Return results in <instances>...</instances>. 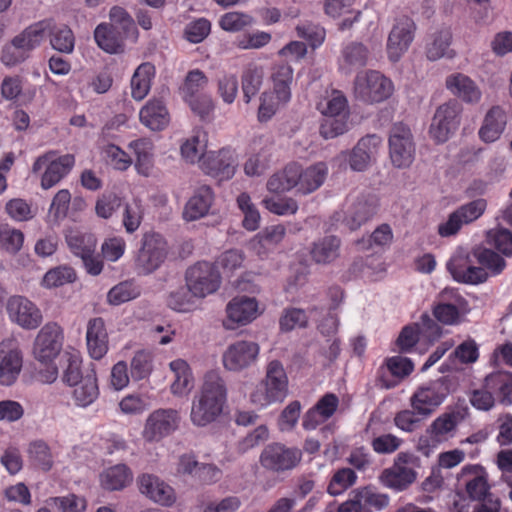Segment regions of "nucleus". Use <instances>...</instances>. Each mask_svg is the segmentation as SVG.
<instances>
[{
    "label": "nucleus",
    "instance_id": "nucleus-1",
    "mask_svg": "<svg viewBox=\"0 0 512 512\" xmlns=\"http://www.w3.org/2000/svg\"><path fill=\"white\" fill-rule=\"evenodd\" d=\"M506 261L499 254L485 247H475L470 255L455 254L447 263V269L454 280L465 284H480L487 280L488 273L500 274Z\"/></svg>",
    "mask_w": 512,
    "mask_h": 512
},
{
    "label": "nucleus",
    "instance_id": "nucleus-2",
    "mask_svg": "<svg viewBox=\"0 0 512 512\" xmlns=\"http://www.w3.org/2000/svg\"><path fill=\"white\" fill-rule=\"evenodd\" d=\"M227 398V388L218 373L210 371L192 401L190 418L198 427L214 422L222 413Z\"/></svg>",
    "mask_w": 512,
    "mask_h": 512
},
{
    "label": "nucleus",
    "instance_id": "nucleus-3",
    "mask_svg": "<svg viewBox=\"0 0 512 512\" xmlns=\"http://www.w3.org/2000/svg\"><path fill=\"white\" fill-rule=\"evenodd\" d=\"M288 395V376L278 360H272L266 367V374L251 393V401L261 407L282 402Z\"/></svg>",
    "mask_w": 512,
    "mask_h": 512
},
{
    "label": "nucleus",
    "instance_id": "nucleus-4",
    "mask_svg": "<svg viewBox=\"0 0 512 512\" xmlns=\"http://www.w3.org/2000/svg\"><path fill=\"white\" fill-rule=\"evenodd\" d=\"M493 393L497 394L502 404H512V373L498 371L485 377L484 389L474 390L470 397L471 405L483 411H488L494 406Z\"/></svg>",
    "mask_w": 512,
    "mask_h": 512
},
{
    "label": "nucleus",
    "instance_id": "nucleus-5",
    "mask_svg": "<svg viewBox=\"0 0 512 512\" xmlns=\"http://www.w3.org/2000/svg\"><path fill=\"white\" fill-rule=\"evenodd\" d=\"M320 106L324 116L320 135L324 139H333L348 131V103L340 91H333Z\"/></svg>",
    "mask_w": 512,
    "mask_h": 512
},
{
    "label": "nucleus",
    "instance_id": "nucleus-6",
    "mask_svg": "<svg viewBox=\"0 0 512 512\" xmlns=\"http://www.w3.org/2000/svg\"><path fill=\"white\" fill-rule=\"evenodd\" d=\"M168 255L164 237L156 232H147L141 239V246L135 258L138 274L149 275L160 268Z\"/></svg>",
    "mask_w": 512,
    "mask_h": 512
},
{
    "label": "nucleus",
    "instance_id": "nucleus-7",
    "mask_svg": "<svg viewBox=\"0 0 512 512\" xmlns=\"http://www.w3.org/2000/svg\"><path fill=\"white\" fill-rule=\"evenodd\" d=\"M392 91V82L378 71L359 73L354 80L355 97L366 103L382 102Z\"/></svg>",
    "mask_w": 512,
    "mask_h": 512
},
{
    "label": "nucleus",
    "instance_id": "nucleus-8",
    "mask_svg": "<svg viewBox=\"0 0 512 512\" xmlns=\"http://www.w3.org/2000/svg\"><path fill=\"white\" fill-rule=\"evenodd\" d=\"M302 459V450L287 447L281 443L267 445L260 455L262 467L272 472H285L298 466Z\"/></svg>",
    "mask_w": 512,
    "mask_h": 512
},
{
    "label": "nucleus",
    "instance_id": "nucleus-9",
    "mask_svg": "<svg viewBox=\"0 0 512 512\" xmlns=\"http://www.w3.org/2000/svg\"><path fill=\"white\" fill-rule=\"evenodd\" d=\"M389 152L392 164L397 168L411 165L415 154V144L411 130L403 123H395L389 136Z\"/></svg>",
    "mask_w": 512,
    "mask_h": 512
},
{
    "label": "nucleus",
    "instance_id": "nucleus-10",
    "mask_svg": "<svg viewBox=\"0 0 512 512\" xmlns=\"http://www.w3.org/2000/svg\"><path fill=\"white\" fill-rule=\"evenodd\" d=\"M186 283L194 296L203 298L219 288L221 277L214 264L201 261L187 269Z\"/></svg>",
    "mask_w": 512,
    "mask_h": 512
},
{
    "label": "nucleus",
    "instance_id": "nucleus-11",
    "mask_svg": "<svg viewBox=\"0 0 512 512\" xmlns=\"http://www.w3.org/2000/svg\"><path fill=\"white\" fill-rule=\"evenodd\" d=\"M448 383L447 377H441L428 386L418 388L410 399L412 408L423 417L431 415L450 393Z\"/></svg>",
    "mask_w": 512,
    "mask_h": 512
},
{
    "label": "nucleus",
    "instance_id": "nucleus-12",
    "mask_svg": "<svg viewBox=\"0 0 512 512\" xmlns=\"http://www.w3.org/2000/svg\"><path fill=\"white\" fill-rule=\"evenodd\" d=\"M461 110V105L456 100H450L436 109L429 129L431 137L436 142L447 141L458 128Z\"/></svg>",
    "mask_w": 512,
    "mask_h": 512
},
{
    "label": "nucleus",
    "instance_id": "nucleus-13",
    "mask_svg": "<svg viewBox=\"0 0 512 512\" xmlns=\"http://www.w3.org/2000/svg\"><path fill=\"white\" fill-rule=\"evenodd\" d=\"M458 422V414L456 413L440 415L426 429V434L419 438L417 449L427 456L430 448L436 447L453 436Z\"/></svg>",
    "mask_w": 512,
    "mask_h": 512
},
{
    "label": "nucleus",
    "instance_id": "nucleus-14",
    "mask_svg": "<svg viewBox=\"0 0 512 512\" xmlns=\"http://www.w3.org/2000/svg\"><path fill=\"white\" fill-rule=\"evenodd\" d=\"M180 422L179 412L175 409H157L146 419L142 432L148 442H158L177 430Z\"/></svg>",
    "mask_w": 512,
    "mask_h": 512
},
{
    "label": "nucleus",
    "instance_id": "nucleus-15",
    "mask_svg": "<svg viewBox=\"0 0 512 512\" xmlns=\"http://www.w3.org/2000/svg\"><path fill=\"white\" fill-rule=\"evenodd\" d=\"M23 355L19 342L9 337L0 342V383L9 386L21 372Z\"/></svg>",
    "mask_w": 512,
    "mask_h": 512
},
{
    "label": "nucleus",
    "instance_id": "nucleus-16",
    "mask_svg": "<svg viewBox=\"0 0 512 512\" xmlns=\"http://www.w3.org/2000/svg\"><path fill=\"white\" fill-rule=\"evenodd\" d=\"M259 351L258 343L254 341H236L230 344L223 353V365L229 371H242L256 363Z\"/></svg>",
    "mask_w": 512,
    "mask_h": 512
},
{
    "label": "nucleus",
    "instance_id": "nucleus-17",
    "mask_svg": "<svg viewBox=\"0 0 512 512\" xmlns=\"http://www.w3.org/2000/svg\"><path fill=\"white\" fill-rule=\"evenodd\" d=\"M487 208L484 198H477L460 206L450 214L448 220L441 224L438 232L443 237L455 235L464 224H470L483 215Z\"/></svg>",
    "mask_w": 512,
    "mask_h": 512
},
{
    "label": "nucleus",
    "instance_id": "nucleus-18",
    "mask_svg": "<svg viewBox=\"0 0 512 512\" xmlns=\"http://www.w3.org/2000/svg\"><path fill=\"white\" fill-rule=\"evenodd\" d=\"M63 335L59 325L47 323L38 332L33 347L35 359L41 363H48L55 358L62 349Z\"/></svg>",
    "mask_w": 512,
    "mask_h": 512
},
{
    "label": "nucleus",
    "instance_id": "nucleus-19",
    "mask_svg": "<svg viewBox=\"0 0 512 512\" xmlns=\"http://www.w3.org/2000/svg\"><path fill=\"white\" fill-rule=\"evenodd\" d=\"M416 25L408 16L396 18L387 41V53L391 61L396 62L406 52L414 39Z\"/></svg>",
    "mask_w": 512,
    "mask_h": 512
},
{
    "label": "nucleus",
    "instance_id": "nucleus-20",
    "mask_svg": "<svg viewBox=\"0 0 512 512\" xmlns=\"http://www.w3.org/2000/svg\"><path fill=\"white\" fill-rule=\"evenodd\" d=\"M381 143L379 136L372 134L362 137L351 152L343 151L338 155L341 162H348L353 171H365L375 157Z\"/></svg>",
    "mask_w": 512,
    "mask_h": 512
},
{
    "label": "nucleus",
    "instance_id": "nucleus-21",
    "mask_svg": "<svg viewBox=\"0 0 512 512\" xmlns=\"http://www.w3.org/2000/svg\"><path fill=\"white\" fill-rule=\"evenodd\" d=\"M237 160L230 149L208 151L203 155L202 170L219 181L231 179L236 171Z\"/></svg>",
    "mask_w": 512,
    "mask_h": 512
},
{
    "label": "nucleus",
    "instance_id": "nucleus-22",
    "mask_svg": "<svg viewBox=\"0 0 512 512\" xmlns=\"http://www.w3.org/2000/svg\"><path fill=\"white\" fill-rule=\"evenodd\" d=\"M9 319L23 329H36L42 323L41 311L22 296L11 297L6 305Z\"/></svg>",
    "mask_w": 512,
    "mask_h": 512
},
{
    "label": "nucleus",
    "instance_id": "nucleus-23",
    "mask_svg": "<svg viewBox=\"0 0 512 512\" xmlns=\"http://www.w3.org/2000/svg\"><path fill=\"white\" fill-rule=\"evenodd\" d=\"M228 320L224 322L227 329H234L229 322L246 325L256 319L258 303L255 298L238 296L233 298L226 308Z\"/></svg>",
    "mask_w": 512,
    "mask_h": 512
},
{
    "label": "nucleus",
    "instance_id": "nucleus-24",
    "mask_svg": "<svg viewBox=\"0 0 512 512\" xmlns=\"http://www.w3.org/2000/svg\"><path fill=\"white\" fill-rule=\"evenodd\" d=\"M378 200L374 195H361L349 207L345 222L350 230H356L377 212Z\"/></svg>",
    "mask_w": 512,
    "mask_h": 512
},
{
    "label": "nucleus",
    "instance_id": "nucleus-25",
    "mask_svg": "<svg viewBox=\"0 0 512 512\" xmlns=\"http://www.w3.org/2000/svg\"><path fill=\"white\" fill-rule=\"evenodd\" d=\"M86 342L89 355L100 360L108 351V333L101 317L92 318L87 323Z\"/></svg>",
    "mask_w": 512,
    "mask_h": 512
},
{
    "label": "nucleus",
    "instance_id": "nucleus-26",
    "mask_svg": "<svg viewBox=\"0 0 512 512\" xmlns=\"http://www.w3.org/2000/svg\"><path fill=\"white\" fill-rule=\"evenodd\" d=\"M139 489L142 494L161 505H170L174 502L173 489L150 474H143L138 479Z\"/></svg>",
    "mask_w": 512,
    "mask_h": 512
},
{
    "label": "nucleus",
    "instance_id": "nucleus-27",
    "mask_svg": "<svg viewBox=\"0 0 512 512\" xmlns=\"http://www.w3.org/2000/svg\"><path fill=\"white\" fill-rule=\"evenodd\" d=\"M462 474L471 476L465 484L466 492L471 500L478 502L486 499L488 495H494L490 491L487 476L480 465L466 466L463 468Z\"/></svg>",
    "mask_w": 512,
    "mask_h": 512
},
{
    "label": "nucleus",
    "instance_id": "nucleus-28",
    "mask_svg": "<svg viewBox=\"0 0 512 512\" xmlns=\"http://www.w3.org/2000/svg\"><path fill=\"white\" fill-rule=\"evenodd\" d=\"M214 200V193L210 186L198 187L194 195L187 202L183 216L187 221H194L207 215Z\"/></svg>",
    "mask_w": 512,
    "mask_h": 512
},
{
    "label": "nucleus",
    "instance_id": "nucleus-29",
    "mask_svg": "<svg viewBox=\"0 0 512 512\" xmlns=\"http://www.w3.org/2000/svg\"><path fill=\"white\" fill-rule=\"evenodd\" d=\"M507 123L505 111L499 106H493L485 115L479 130V137L486 143L499 139Z\"/></svg>",
    "mask_w": 512,
    "mask_h": 512
},
{
    "label": "nucleus",
    "instance_id": "nucleus-30",
    "mask_svg": "<svg viewBox=\"0 0 512 512\" xmlns=\"http://www.w3.org/2000/svg\"><path fill=\"white\" fill-rule=\"evenodd\" d=\"M140 121L153 131L164 129L169 123V113L161 100H150L140 110Z\"/></svg>",
    "mask_w": 512,
    "mask_h": 512
},
{
    "label": "nucleus",
    "instance_id": "nucleus-31",
    "mask_svg": "<svg viewBox=\"0 0 512 512\" xmlns=\"http://www.w3.org/2000/svg\"><path fill=\"white\" fill-rule=\"evenodd\" d=\"M75 159L71 154L49 160L46 170L41 178V187L49 189L61 181L72 169Z\"/></svg>",
    "mask_w": 512,
    "mask_h": 512
},
{
    "label": "nucleus",
    "instance_id": "nucleus-32",
    "mask_svg": "<svg viewBox=\"0 0 512 512\" xmlns=\"http://www.w3.org/2000/svg\"><path fill=\"white\" fill-rule=\"evenodd\" d=\"M299 173L300 165L297 163H290L281 171L273 174L269 178L267 182V189L273 193H284L293 188L298 190Z\"/></svg>",
    "mask_w": 512,
    "mask_h": 512
},
{
    "label": "nucleus",
    "instance_id": "nucleus-33",
    "mask_svg": "<svg viewBox=\"0 0 512 512\" xmlns=\"http://www.w3.org/2000/svg\"><path fill=\"white\" fill-rule=\"evenodd\" d=\"M446 87L456 96L467 103H476L480 100L481 92L474 81L468 76L457 73L447 77Z\"/></svg>",
    "mask_w": 512,
    "mask_h": 512
},
{
    "label": "nucleus",
    "instance_id": "nucleus-34",
    "mask_svg": "<svg viewBox=\"0 0 512 512\" xmlns=\"http://www.w3.org/2000/svg\"><path fill=\"white\" fill-rule=\"evenodd\" d=\"M94 39L99 48L106 53L119 54L124 51L126 38L106 23H101L95 28Z\"/></svg>",
    "mask_w": 512,
    "mask_h": 512
},
{
    "label": "nucleus",
    "instance_id": "nucleus-35",
    "mask_svg": "<svg viewBox=\"0 0 512 512\" xmlns=\"http://www.w3.org/2000/svg\"><path fill=\"white\" fill-rule=\"evenodd\" d=\"M297 192L307 195L317 190L324 182L327 168L324 163H317L305 169L300 165Z\"/></svg>",
    "mask_w": 512,
    "mask_h": 512
},
{
    "label": "nucleus",
    "instance_id": "nucleus-36",
    "mask_svg": "<svg viewBox=\"0 0 512 512\" xmlns=\"http://www.w3.org/2000/svg\"><path fill=\"white\" fill-rule=\"evenodd\" d=\"M380 478L385 486L401 491L415 481L416 472L412 468L394 463L391 468L382 472Z\"/></svg>",
    "mask_w": 512,
    "mask_h": 512
},
{
    "label": "nucleus",
    "instance_id": "nucleus-37",
    "mask_svg": "<svg viewBox=\"0 0 512 512\" xmlns=\"http://www.w3.org/2000/svg\"><path fill=\"white\" fill-rule=\"evenodd\" d=\"M72 387H75L73 399L77 406L87 407L99 396L97 378L93 370L88 371L85 377Z\"/></svg>",
    "mask_w": 512,
    "mask_h": 512
},
{
    "label": "nucleus",
    "instance_id": "nucleus-38",
    "mask_svg": "<svg viewBox=\"0 0 512 512\" xmlns=\"http://www.w3.org/2000/svg\"><path fill=\"white\" fill-rule=\"evenodd\" d=\"M452 34L449 29H441L433 33L426 45V56L430 61L440 58H452L453 50L450 49Z\"/></svg>",
    "mask_w": 512,
    "mask_h": 512
},
{
    "label": "nucleus",
    "instance_id": "nucleus-39",
    "mask_svg": "<svg viewBox=\"0 0 512 512\" xmlns=\"http://www.w3.org/2000/svg\"><path fill=\"white\" fill-rule=\"evenodd\" d=\"M341 241L336 236H325L313 244L311 257L318 264H330L339 257Z\"/></svg>",
    "mask_w": 512,
    "mask_h": 512
},
{
    "label": "nucleus",
    "instance_id": "nucleus-40",
    "mask_svg": "<svg viewBox=\"0 0 512 512\" xmlns=\"http://www.w3.org/2000/svg\"><path fill=\"white\" fill-rule=\"evenodd\" d=\"M271 77L277 99L282 103H287L291 98L292 67L284 63L275 65Z\"/></svg>",
    "mask_w": 512,
    "mask_h": 512
},
{
    "label": "nucleus",
    "instance_id": "nucleus-41",
    "mask_svg": "<svg viewBox=\"0 0 512 512\" xmlns=\"http://www.w3.org/2000/svg\"><path fill=\"white\" fill-rule=\"evenodd\" d=\"M130 469L124 464L108 468L101 474V485L109 491L121 490L132 482Z\"/></svg>",
    "mask_w": 512,
    "mask_h": 512
},
{
    "label": "nucleus",
    "instance_id": "nucleus-42",
    "mask_svg": "<svg viewBox=\"0 0 512 512\" xmlns=\"http://www.w3.org/2000/svg\"><path fill=\"white\" fill-rule=\"evenodd\" d=\"M45 27L42 22L36 23L25 28L16 35L11 42L29 57V54L41 43Z\"/></svg>",
    "mask_w": 512,
    "mask_h": 512
},
{
    "label": "nucleus",
    "instance_id": "nucleus-43",
    "mask_svg": "<svg viewBox=\"0 0 512 512\" xmlns=\"http://www.w3.org/2000/svg\"><path fill=\"white\" fill-rule=\"evenodd\" d=\"M154 66L150 63L141 64L131 78V94L135 100H142L150 90Z\"/></svg>",
    "mask_w": 512,
    "mask_h": 512
},
{
    "label": "nucleus",
    "instance_id": "nucleus-44",
    "mask_svg": "<svg viewBox=\"0 0 512 512\" xmlns=\"http://www.w3.org/2000/svg\"><path fill=\"white\" fill-rule=\"evenodd\" d=\"M110 23L108 24L110 27L118 30L119 33L127 38H137V28L133 18L129 15V13L122 7L114 6L111 8L110 13Z\"/></svg>",
    "mask_w": 512,
    "mask_h": 512
},
{
    "label": "nucleus",
    "instance_id": "nucleus-45",
    "mask_svg": "<svg viewBox=\"0 0 512 512\" xmlns=\"http://www.w3.org/2000/svg\"><path fill=\"white\" fill-rule=\"evenodd\" d=\"M170 368L175 373V380L171 385L172 393L183 394L189 391L193 387V378L188 364L182 359H177L170 363Z\"/></svg>",
    "mask_w": 512,
    "mask_h": 512
},
{
    "label": "nucleus",
    "instance_id": "nucleus-46",
    "mask_svg": "<svg viewBox=\"0 0 512 512\" xmlns=\"http://www.w3.org/2000/svg\"><path fill=\"white\" fill-rule=\"evenodd\" d=\"M62 368V381L72 387L81 381L85 374L81 369V360L76 355L64 353L60 359Z\"/></svg>",
    "mask_w": 512,
    "mask_h": 512
},
{
    "label": "nucleus",
    "instance_id": "nucleus-47",
    "mask_svg": "<svg viewBox=\"0 0 512 512\" xmlns=\"http://www.w3.org/2000/svg\"><path fill=\"white\" fill-rule=\"evenodd\" d=\"M351 495L355 496L362 507L374 508L378 511L383 510L389 504V498L385 494L376 492L372 487H362L355 489L351 492Z\"/></svg>",
    "mask_w": 512,
    "mask_h": 512
},
{
    "label": "nucleus",
    "instance_id": "nucleus-48",
    "mask_svg": "<svg viewBox=\"0 0 512 512\" xmlns=\"http://www.w3.org/2000/svg\"><path fill=\"white\" fill-rule=\"evenodd\" d=\"M67 244L72 253L82 259L96 249V239L92 234L75 232L67 235Z\"/></svg>",
    "mask_w": 512,
    "mask_h": 512
},
{
    "label": "nucleus",
    "instance_id": "nucleus-49",
    "mask_svg": "<svg viewBox=\"0 0 512 512\" xmlns=\"http://www.w3.org/2000/svg\"><path fill=\"white\" fill-rule=\"evenodd\" d=\"M368 50L358 42H352L342 50L343 64L349 69L364 67L368 60Z\"/></svg>",
    "mask_w": 512,
    "mask_h": 512
},
{
    "label": "nucleus",
    "instance_id": "nucleus-50",
    "mask_svg": "<svg viewBox=\"0 0 512 512\" xmlns=\"http://www.w3.org/2000/svg\"><path fill=\"white\" fill-rule=\"evenodd\" d=\"M357 475L351 468H340L332 476L327 491L332 496L342 494L356 483Z\"/></svg>",
    "mask_w": 512,
    "mask_h": 512
},
{
    "label": "nucleus",
    "instance_id": "nucleus-51",
    "mask_svg": "<svg viewBox=\"0 0 512 512\" xmlns=\"http://www.w3.org/2000/svg\"><path fill=\"white\" fill-rule=\"evenodd\" d=\"M241 80L245 103H249L261 88L263 71L257 67H249L243 72Z\"/></svg>",
    "mask_w": 512,
    "mask_h": 512
},
{
    "label": "nucleus",
    "instance_id": "nucleus-52",
    "mask_svg": "<svg viewBox=\"0 0 512 512\" xmlns=\"http://www.w3.org/2000/svg\"><path fill=\"white\" fill-rule=\"evenodd\" d=\"M50 44L53 49L70 54L73 52L75 37L68 26L56 27L51 31Z\"/></svg>",
    "mask_w": 512,
    "mask_h": 512
},
{
    "label": "nucleus",
    "instance_id": "nucleus-53",
    "mask_svg": "<svg viewBox=\"0 0 512 512\" xmlns=\"http://www.w3.org/2000/svg\"><path fill=\"white\" fill-rule=\"evenodd\" d=\"M208 84V78L199 69L191 70L187 73L184 83L181 86V92L185 101L196 97V93L204 89Z\"/></svg>",
    "mask_w": 512,
    "mask_h": 512
},
{
    "label": "nucleus",
    "instance_id": "nucleus-54",
    "mask_svg": "<svg viewBox=\"0 0 512 512\" xmlns=\"http://www.w3.org/2000/svg\"><path fill=\"white\" fill-rule=\"evenodd\" d=\"M195 297L186 283V286H182L169 294L167 305L175 311L186 312L194 306Z\"/></svg>",
    "mask_w": 512,
    "mask_h": 512
},
{
    "label": "nucleus",
    "instance_id": "nucleus-55",
    "mask_svg": "<svg viewBox=\"0 0 512 512\" xmlns=\"http://www.w3.org/2000/svg\"><path fill=\"white\" fill-rule=\"evenodd\" d=\"M29 457L35 466L44 471H48L52 467V456L48 445L41 440L34 441L28 449Z\"/></svg>",
    "mask_w": 512,
    "mask_h": 512
},
{
    "label": "nucleus",
    "instance_id": "nucleus-56",
    "mask_svg": "<svg viewBox=\"0 0 512 512\" xmlns=\"http://www.w3.org/2000/svg\"><path fill=\"white\" fill-rule=\"evenodd\" d=\"M140 295V290L132 282H121L114 286L107 295L108 302L112 305H119L135 299Z\"/></svg>",
    "mask_w": 512,
    "mask_h": 512
},
{
    "label": "nucleus",
    "instance_id": "nucleus-57",
    "mask_svg": "<svg viewBox=\"0 0 512 512\" xmlns=\"http://www.w3.org/2000/svg\"><path fill=\"white\" fill-rule=\"evenodd\" d=\"M24 242V234L8 225L0 226V247L9 253L18 252Z\"/></svg>",
    "mask_w": 512,
    "mask_h": 512
},
{
    "label": "nucleus",
    "instance_id": "nucleus-58",
    "mask_svg": "<svg viewBox=\"0 0 512 512\" xmlns=\"http://www.w3.org/2000/svg\"><path fill=\"white\" fill-rule=\"evenodd\" d=\"M143 218V207L139 199H133L132 202L125 205L123 213V225L128 233L136 231Z\"/></svg>",
    "mask_w": 512,
    "mask_h": 512
},
{
    "label": "nucleus",
    "instance_id": "nucleus-59",
    "mask_svg": "<svg viewBox=\"0 0 512 512\" xmlns=\"http://www.w3.org/2000/svg\"><path fill=\"white\" fill-rule=\"evenodd\" d=\"M211 31V23L205 18H199L188 23L184 29V38L190 43L202 42Z\"/></svg>",
    "mask_w": 512,
    "mask_h": 512
},
{
    "label": "nucleus",
    "instance_id": "nucleus-60",
    "mask_svg": "<svg viewBox=\"0 0 512 512\" xmlns=\"http://www.w3.org/2000/svg\"><path fill=\"white\" fill-rule=\"evenodd\" d=\"M131 376L139 381L148 377L152 371V356L145 351H138L131 360Z\"/></svg>",
    "mask_w": 512,
    "mask_h": 512
},
{
    "label": "nucleus",
    "instance_id": "nucleus-61",
    "mask_svg": "<svg viewBox=\"0 0 512 512\" xmlns=\"http://www.w3.org/2000/svg\"><path fill=\"white\" fill-rule=\"evenodd\" d=\"M48 505L56 508L60 512H83L86 507V502L83 498L74 494L64 497H53L48 501Z\"/></svg>",
    "mask_w": 512,
    "mask_h": 512
},
{
    "label": "nucleus",
    "instance_id": "nucleus-62",
    "mask_svg": "<svg viewBox=\"0 0 512 512\" xmlns=\"http://www.w3.org/2000/svg\"><path fill=\"white\" fill-rule=\"evenodd\" d=\"M298 37L306 40L309 45L315 49L319 47L325 39V29L317 24L303 23L296 27Z\"/></svg>",
    "mask_w": 512,
    "mask_h": 512
},
{
    "label": "nucleus",
    "instance_id": "nucleus-63",
    "mask_svg": "<svg viewBox=\"0 0 512 512\" xmlns=\"http://www.w3.org/2000/svg\"><path fill=\"white\" fill-rule=\"evenodd\" d=\"M307 322L308 317L304 310L299 308H290L284 311L279 324L282 331L288 332L297 327H305Z\"/></svg>",
    "mask_w": 512,
    "mask_h": 512
},
{
    "label": "nucleus",
    "instance_id": "nucleus-64",
    "mask_svg": "<svg viewBox=\"0 0 512 512\" xmlns=\"http://www.w3.org/2000/svg\"><path fill=\"white\" fill-rule=\"evenodd\" d=\"M253 23V18L240 12H229L220 19V26L223 30L237 32Z\"/></svg>",
    "mask_w": 512,
    "mask_h": 512
}]
</instances>
